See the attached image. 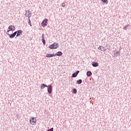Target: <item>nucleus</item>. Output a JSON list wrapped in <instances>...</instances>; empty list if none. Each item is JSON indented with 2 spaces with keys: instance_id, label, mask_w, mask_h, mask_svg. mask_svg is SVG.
I'll use <instances>...</instances> for the list:
<instances>
[{
  "instance_id": "f8f14e48",
  "label": "nucleus",
  "mask_w": 131,
  "mask_h": 131,
  "mask_svg": "<svg viewBox=\"0 0 131 131\" xmlns=\"http://www.w3.org/2000/svg\"><path fill=\"white\" fill-rule=\"evenodd\" d=\"M56 55L58 56V57H61V56H62V55H63V53H62V52L61 51H58Z\"/></svg>"
},
{
  "instance_id": "f257e3e1",
  "label": "nucleus",
  "mask_w": 131,
  "mask_h": 131,
  "mask_svg": "<svg viewBox=\"0 0 131 131\" xmlns=\"http://www.w3.org/2000/svg\"><path fill=\"white\" fill-rule=\"evenodd\" d=\"M49 48V49H51V50H55L58 48V43L55 42L51 45H50Z\"/></svg>"
},
{
  "instance_id": "f3484780",
  "label": "nucleus",
  "mask_w": 131,
  "mask_h": 131,
  "mask_svg": "<svg viewBox=\"0 0 131 131\" xmlns=\"http://www.w3.org/2000/svg\"><path fill=\"white\" fill-rule=\"evenodd\" d=\"M101 2H103L104 4L107 5L108 4V0H101Z\"/></svg>"
},
{
  "instance_id": "c756f323",
  "label": "nucleus",
  "mask_w": 131,
  "mask_h": 131,
  "mask_svg": "<svg viewBox=\"0 0 131 131\" xmlns=\"http://www.w3.org/2000/svg\"><path fill=\"white\" fill-rule=\"evenodd\" d=\"M28 14H29L30 15H31V11H30V10H28Z\"/></svg>"
},
{
  "instance_id": "a878e982",
  "label": "nucleus",
  "mask_w": 131,
  "mask_h": 131,
  "mask_svg": "<svg viewBox=\"0 0 131 131\" xmlns=\"http://www.w3.org/2000/svg\"><path fill=\"white\" fill-rule=\"evenodd\" d=\"M48 131H54V128L52 127V128L48 129Z\"/></svg>"
},
{
  "instance_id": "9b49d317",
  "label": "nucleus",
  "mask_w": 131,
  "mask_h": 131,
  "mask_svg": "<svg viewBox=\"0 0 131 131\" xmlns=\"http://www.w3.org/2000/svg\"><path fill=\"white\" fill-rule=\"evenodd\" d=\"M93 74L92 73V72H91V71H88V72H87V73H86V75H87V76L88 77H91V76H92V75Z\"/></svg>"
},
{
  "instance_id": "cd10ccee",
  "label": "nucleus",
  "mask_w": 131,
  "mask_h": 131,
  "mask_svg": "<svg viewBox=\"0 0 131 131\" xmlns=\"http://www.w3.org/2000/svg\"><path fill=\"white\" fill-rule=\"evenodd\" d=\"M17 33H18V31H15L13 33L14 35L16 36V34H17Z\"/></svg>"
},
{
  "instance_id": "c85d7f7f",
  "label": "nucleus",
  "mask_w": 131,
  "mask_h": 131,
  "mask_svg": "<svg viewBox=\"0 0 131 131\" xmlns=\"http://www.w3.org/2000/svg\"><path fill=\"white\" fill-rule=\"evenodd\" d=\"M98 49L101 51V50H102V46H99Z\"/></svg>"
},
{
  "instance_id": "20e7f679",
  "label": "nucleus",
  "mask_w": 131,
  "mask_h": 131,
  "mask_svg": "<svg viewBox=\"0 0 131 131\" xmlns=\"http://www.w3.org/2000/svg\"><path fill=\"white\" fill-rule=\"evenodd\" d=\"M47 88V91L49 94H52V92L53 91V88L52 87V85H49Z\"/></svg>"
},
{
  "instance_id": "39448f33",
  "label": "nucleus",
  "mask_w": 131,
  "mask_h": 131,
  "mask_svg": "<svg viewBox=\"0 0 131 131\" xmlns=\"http://www.w3.org/2000/svg\"><path fill=\"white\" fill-rule=\"evenodd\" d=\"M114 58H116L120 55V52L119 51H114Z\"/></svg>"
},
{
  "instance_id": "423d86ee",
  "label": "nucleus",
  "mask_w": 131,
  "mask_h": 131,
  "mask_svg": "<svg viewBox=\"0 0 131 131\" xmlns=\"http://www.w3.org/2000/svg\"><path fill=\"white\" fill-rule=\"evenodd\" d=\"M78 73H79V71H76L75 73H74L72 74V77L73 78L76 77V76H77V75H78Z\"/></svg>"
},
{
  "instance_id": "ddd939ff",
  "label": "nucleus",
  "mask_w": 131,
  "mask_h": 131,
  "mask_svg": "<svg viewBox=\"0 0 131 131\" xmlns=\"http://www.w3.org/2000/svg\"><path fill=\"white\" fill-rule=\"evenodd\" d=\"M7 35H8L9 36V38H14V37L15 36L14 34H7Z\"/></svg>"
},
{
  "instance_id": "4be33fe9",
  "label": "nucleus",
  "mask_w": 131,
  "mask_h": 131,
  "mask_svg": "<svg viewBox=\"0 0 131 131\" xmlns=\"http://www.w3.org/2000/svg\"><path fill=\"white\" fill-rule=\"evenodd\" d=\"M28 24H29V25H30V26H32V25H31V21H30V18L28 19Z\"/></svg>"
},
{
  "instance_id": "0eeeda50",
  "label": "nucleus",
  "mask_w": 131,
  "mask_h": 131,
  "mask_svg": "<svg viewBox=\"0 0 131 131\" xmlns=\"http://www.w3.org/2000/svg\"><path fill=\"white\" fill-rule=\"evenodd\" d=\"M22 32H23L22 30H18L17 33L16 34V37H18V36H20V35H22Z\"/></svg>"
},
{
  "instance_id": "dca6fc26",
  "label": "nucleus",
  "mask_w": 131,
  "mask_h": 131,
  "mask_svg": "<svg viewBox=\"0 0 131 131\" xmlns=\"http://www.w3.org/2000/svg\"><path fill=\"white\" fill-rule=\"evenodd\" d=\"M77 93V90L76 89L74 88L73 89V94H76Z\"/></svg>"
},
{
  "instance_id": "1a4fd4ad",
  "label": "nucleus",
  "mask_w": 131,
  "mask_h": 131,
  "mask_svg": "<svg viewBox=\"0 0 131 131\" xmlns=\"http://www.w3.org/2000/svg\"><path fill=\"white\" fill-rule=\"evenodd\" d=\"M92 66H93V67H98V66H99V63L97 62L94 61L92 62Z\"/></svg>"
},
{
  "instance_id": "9d476101",
  "label": "nucleus",
  "mask_w": 131,
  "mask_h": 131,
  "mask_svg": "<svg viewBox=\"0 0 131 131\" xmlns=\"http://www.w3.org/2000/svg\"><path fill=\"white\" fill-rule=\"evenodd\" d=\"M45 88H48V85L46 84H43V83L41 84L40 86L41 90H43Z\"/></svg>"
},
{
  "instance_id": "4468645a",
  "label": "nucleus",
  "mask_w": 131,
  "mask_h": 131,
  "mask_svg": "<svg viewBox=\"0 0 131 131\" xmlns=\"http://www.w3.org/2000/svg\"><path fill=\"white\" fill-rule=\"evenodd\" d=\"M46 58H52L53 57L52 54H47L46 56Z\"/></svg>"
},
{
  "instance_id": "5701e85b",
  "label": "nucleus",
  "mask_w": 131,
  "mask_h": 131,
  "mask_svg": "<svg viewBox=\"0 0 131 131\" xmlns=\"http://www.w3.org/2000/svg\"><path fill=\"white\" fill-rule=\"evenodd\" d=\"M12 30H11L12 31H15V30H16V28H15L14 26H12Z\"/></svg>"
},
{
  "instance_id": "393cba45",
  "label": "nucleus",
  "mask_w": 131,
  "mask_h": 131,
  "mask_svg": "<svg viewBox=\"0 0 131 131\" xmlns=\"http://www.w3.org/2000/svg\"><path fill=\"white\" fill-rule=\"evenodd\" d=\"M65 6H66V5L65 4V3H62L61 4V7H65Z\"/></svg>"
},
{
  "instance_id": "6e6552de",
  "label": "nucleus",
  "mask_w": 131,
  "mask_h": 131,
  "mask_svg": "<svg viewBox=\"0 0 131 131\" xmlns=\"http://www.w3.org/2000/svg\"><path fill=\"white\" fill-rule=\"evenodd\" d=\"M42 42L43 45H46V40H45V34H42Z\"/></svg>"
},
{
  "instance_id": "bb28decb",
  "label": "nucleus",
  "mask_w": 131,
  "mask_h": 131,
  "mask_svg": "<svg viewBox=\"0 0 131 131\" xmlns=\"http://www.w3.org/2000/svg\"><path fill=\"white\" fill-rule=\"evenodd\" d=\"M56 56H57V53H55V54H52V57H56Z\"/></svg>"
},
{
  "instance_id": "6ab92c4d",
  "label": "nucleus",
  "mask_w": 131,
  "mask_h": 131,
  "mask_svg": "<svg viewBox=\"0 0 131 131\" xmlns=\"http://www.w3.org/2000/svg\"><path fill=\"white\" fill-rule=\"evenodd\" d=\"M105 48H106L107 50H109V49H110V45L106 44L105 46Z\"/></svg>"
},
{
  "instance_id": "412c9836",
  "label": "nucleus",
  "mask_w": 131,
  "mask_h": 131,
  "mask_svg": "<svg viewBox=\"0 0 131 131\" xmlns=\"http://www.w3.org/2000/svg\"><path fill=\"white\" fill-rule=\"evenodd\" d=\"M128 26H129V25H127L124 26V27L123 28L124 30H126L127 27H128Z\"/></svg>"
},
{
  "instance_id": "aec40b11",
  "label": "nucleus",
  "mask_w": 131,
  "mask_h": 131,
  "mask_svg": "<svg viewBox=\"0 0 131 131\" xmlns=\"http://www.w3.org/2000/svg\"><path fill=\"white\" fill-rule=\"evenodd\" d=\"M107 50H106V48H105V47H102V50H101V51H102V52H106Z\"/></svg>"
},
{
  "instance_id": "7ed1b4c3",
  "label": "nucleus",
  "mask_w": 131,
  "mask_h": 131,
  "mask_svg": "<svg viewBox=\"0 0 131 131\" xmlns=\"http://www.w3.org/2000/svg\"><path fill=\"white\" fill-rule=\"evenodd\" d=\"M48 25V19H45L41 23V26L42 27H46Z\"/></svg>"
},
{
  "instance_id": "b1692460",
  "label": "nucleus",
  "mask_w": 131,
  "mask_h": 131,
  "mask_svg": "<svg viewBox=\"0 0 131 131\" xmlns=\"http://www.w3.org/2000/svg\"><path fill=\"white\" fill-rule=\"evenodd\" d=\"M12 27H13V25L10 26L8 27V29H9V30H13Z\"/></svg>"
},
{
  "instance_id": "f03ea898",
  "label": "nucleus",
  "mask_w": 131,
  "mask_h": 131,
  "mask_svg": "<svg viewBox=\"0 0 131 131\" xmlns=\"http://www.w3.org/2000/svg\"><path fill=\"white\" fill-rule=\"evenodd\" d=\"M30 122L32 125H34L36 123V118L33 117L32 119L30 120Z\"/></svg>"
},
{
  "instance_id": "7c9ffc66",
  "label": "nucleus",
  "mask_w": 131,
  "mask_h": 131,
  "mask_svg": "<svg viewBox=\"0 0 131 131\" xmlns=\"http://www.w3.org/2000/svg\"><path fill=\"white\" fill-rule=\"evenodd\" d=\"M10 31H11V30H7L8 33H9V32H10Z\"/></svg>"
},
{
  "instance_id": "2eb2a0df",
  "label": "nucleus",
  "mask_w": 131,
  "mask_h": 131,
  "mask_svg": "<svg viewBox=\"0 0 131 131\" xmlns=\"http://www.w3.org/2000/svg\"><path fill=\"white\" fill-rule=\"evenodd\" d=\"M82 83V80L79 79L77 81V84H81Z\"/></svg>"
},
{
  "instance_id": "a211bd4d",
  "label": "nucleus",
  "mask_w": 131,
  "mask_h": 131,
  "mask_svg": "<svg viewBox=\"0 0 131 131\" xmlns=\"http://www.w3.org/2000/svg\"><path fill=\"white\" fill-rule=\"evenodd\" d=\"M26 13L25 14L26 17H28V18L29 19L30 18V16H29V14H27V10H26Z\"/></svg>"
},
{
  "instance_id": "2f4dec72",
  "label": "nucleus",
  "mask_w": 131,
  "mask_h": 131,
  "mask_svg": "<svg viewBox=\"0 0 131 131\" xmlns=\"http://www.w3.org/2000/svg\"><path fill=\"white\" fill-rule=\"evenodd\" d=\"M16 116H17V117L18 118V116H18V115H17Z\"/></svg>"
}]
</instances>
